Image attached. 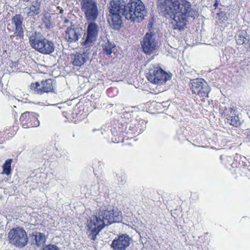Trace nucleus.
Listing matches in <instances>:
<instances>
[{"mask_svg": "<svg viewBox=\"0 0 250 250\" xmlns=\"http://www.w3.org/2000/svg\"><path fill=\"white\" fill-rule=\"evenodd\" d=\"M81 9L88 21H95L99 16L98 3L96 0H77Z\"/></svg>", "mask_w": 250, "mask_h": 250, "instance_id": "5", "label": "nucleus"}, {"mask_svg": "<svg viewBox=\"0 0 250 250\" xmlns=\"http://www.w3.org/2000/svg\"><path fill=\"white\" fill-rule=\"evenodd\" d=\"M62 12H63V10H62V9H61V10H60V13H62Z\"/></svg>", "mask_w": 250, "mask_h": 250, "instance_id": "34", "label": "nucleus"}, {"mask_svg": "<svg viewBox=\"0 0 250 250\" xmlns=\"http://www.w3.org/2000/svg\"><path fill=\"white\" fill-rule=\"evenodd\" d=\"M178 9L175 8L173 14L171 16V19L173 20L172 23L174 29H178L179 30L184 29L189 17L195 18L196 12L191 8L190 2L186 0H178Z\"/></svg>", "mask_w": 250, "mask_h": 250, "instance_id": "2", "label": "nucleus"}, {"mask_svg": "<svg viewBox=\"0 0 250 250\" xmlns=\"http://www.w3.org/2000/svg\"><path fill=\"white\" fill-rule=\"evenodd\" d=\"M100 43L102 46L103 51L107 55H109L112 53V49L115 47L114 45L110 43L106 38L101 41Z\"/></svg>", "mask_w": 250, "mask_h": 250, "instance_id": "21", "label": "nucleus"}, {"mask_svg": "<svg viewBox=\"0 0 250 250\" xmlns=\"http://www.w3.org/2000/svg\"><path fill=\"white\" fill-rule=\"evenodd\" d=\"M121 212L117 209H106L100 208L98 212L87 222L89 231V237L93 240L97 239V235L106 226L122 220Z\"/></svg>", "mask_w": 250, "mask_h": 250, "instance_id": "1", "label": "nucleus"}, {"mask_svg": "<svg viewBox=\"0 0 250 250\" xmlns=\"http://www.w3.org/2000/svg\"><path fill=\"white\" fill-rule=\"evenodd\" d=\"M42 91L43 92H52L54 90V81L52 79L46 80L45 81H42Z\"/></svg>", "mask_w": 250, "mask_h": 250, "instance_id": "20", "label": "nucleus"}, {"mask_svg": "<svg viewBox=\"0 0 250 250\" xmlns=\"http://www.w3.org/2000/svg\"><path fill=\"white\" fill-rule=\"evenodd\" d=\"M118 181L121 185H124L126 182V177L124 176H119Z\"/></svg>", "mask_w": 250, "mask_h": 250, "instance_id": "29", "label": "nucleus"}, {"mask_svg": "<svg viewBox=\"0 0 250 250\" xmlns=\"http://www.w3.org/2000/svg\"><path fill=\"white\" fill-rule=\"evenodd\" d=\"M65 33V39L69 42L78 41L83 34H85L84 31L78 25H72L68 27Z\"/></svg>", "mask_w": 250, "mask_h": 250, "instance_id": "11", "label": "nucleus"}, {"mask_svg": "<svg viewBox=\"0 0 250 250\" xmlns=\"http://www.w3.org/2000/svg\"><path fill=\"white\" fill-rule=\"evenodd\" d=\"M193 93L201 97H208L210 88L207 82L203 79H191L189 83Z\"/></svg>", "mask_w": 250, "mask_h": 250, "instance_id": "9", "label": "nucleus"}, {"mask_svg": "<svg viewBox=\"0 0 250 250\" xmlns=\"http://www.w3.org/2000/svg\"><path fill=\"white\" fill-rule=\"evenodd\" d=\"M15 64H17V65H18V63H15Z\"/></svg>", "mask_w": 250, "mask_h": 250, "instance_id": "35", "label": "nucleus"}, {"mask_svg": "<svg viewBox=\"0 0 250 250\" xmlns=\"http://www.w3.org/2000/svg\"><path fill=\"white\" fill-rule=\"evenodd\" d=\"M32 122H34L33 124H32V127H37L40 125V122L35 116H32Z\"/></svg>", "mask_w": 250, "mask_h": 250, "instance_id": "28", "label": "nucleus"}, {"mask_svg": "<svg viewBox=\"0 0 250 250\" xmlns=\"http://www.w3.org/2000/svg\"><path fill=\"white\" fill-rule=\"evenodd\" d=\"M35 86H33L32 87L34 88V93L36 94H41L43 92V91H42V84H41L40 83L36 82L35 84Z\"/></svg>", "mask_w": 250, "mask_h": 250, "instance_id": "26", "label": "nucleus"}, {"mask_svg": "<svg viewBox=\"0 0 250 250\" xmlns=\"http://www.w3.org/2000/svg\"><path fill=\"white\" fill-rule=\"evenodd\" d=\"M42 250H61L60 248L55 245H48L44 247Z\"/></svg>", "mask_w": 250, "mask_h": 250, "instance_id": "27", "label": "nucleus"}, {"mask_svg": "<svg viewBox=\"0 0 250 250\" xmlns=\"http://www.w3.org/2000/svg\"><path fill=\"white\" fill-rule=\"evenodd\" d=\"M23 18L20 15H16L12 18V25L15 27L16 32L14 35L10 36V38L12 39L15 36L22 37L23 35L24 25L22 23Z\"/></svg>", "mask_w": 250, "mask_h": 250, "instance_id": "15", "label": "nucleus"}, {"mask_svg": "<svg viewBox=\"0 0 250 250\" xmlns=\"http://www.w3.org/2000/svg\"><path fill=\"white\" fill-rule=\"evenodd\" d=\"M32 240L35 241V243L32 241V245L38 247H42L46 241V238L43 234L36 232L35 233H32Z\"/></svg>", "mask_w": 250, "mask_h": 250, "instance_id": "18", "label": "nucleus"}, {"mask_svg": "<svg viewBox=\"0 0 250 250\" xmlns=\"http://www.w3.org/2000/svg\"><path fill=\"white\" fill-rule=\"evenodd\" d=\"M30 112H25L21 114L20 120L21 122L22 127L24 128H29L31 125V119Z\"/></svg>", "mask_w": 250, "mask_h": 250, "instance_id": "19", "label": "nucleus"}, {"mask_svg": "<svg viewBox=\"0 0 250 250\" xmlns=\"http://www.w3.org/2000/svg\"><path fill=\"white\" fill-rule=\"evenodd\" d=\"M12 162L11 159H8L6 160L3 165V171L2 174H6L8 175L11 172V164Z\"/></svg>", "mask_w": 250, "mask_h": 250, "instance_id": "24", "label": "nucleus"}, {"mask_svg": "<svg viewBox=\"0 0 250 250\" xmlns=\"http://www.w3.org/2000/svg\"><path fill=\"white\" fill-rule=\"evenodd\" d=\"M121 15L118 14H110L109 16L108 22L112 28L118 30L122 27L123 21Z\"/></svg>", "mask_w": 250, "mask_h": 250, "instance_id": "16", "label": "nucleus"}, {"mask_svg": "<svg viewBox=\"0 0 250 250\" xmlns=\"http://www.w3.org/2000/svg\"><path fill=\"white\" fill-rule=\"evenodd\" d=\"M248 139L250 141V133L248 135Z\"/></svg>", "mask_w": 250, "mask_h": 250, "instance_id": "32", "label": "nucleus"}, {"mask_svg": "<svg viewBox=\"0 0 250 250\" xmlns=\"http://www.w3.org/2000/svg\"><path fill=\"white\" fill-rule=\"evenodd\" d=\"M15 64H17V65H18V63H15Z\"/></svg>", "mask_w": 250, "mask_h": 250, "instance_id": "36", "label": "nucleus"}, {"mask_svg": "<svg viewBox=\"0 0 250 250\" xmlns=\"http://www.w3.org/2000/svg\"><path fill=\"white\" fill-rule=\"evenodd\" d=\"M32 47L44 54H49L53 52L55 49L53 42L45 38L32 40Z\"/></svg>", "mask_w": 250, "mask_h": 250, "instance_id": "10", "label": "nucleus"}, {"mask_svg": "<svg viewBox=\"0 0 250 250\" xmlns=\"http://www.w3.org/2000/svg\"><path fill=\"white\" fill-rule=\"evenodd\" d=\"M51 17L50 16L49 14H46L45 16V19L43 20V21L45 23L47 24L48 22H50Z\"/></svg>", "mask_w": 250, "mask_h": 250, "instance_id": "30", "label": "nucleus"}, {"mask_svg": "<svg viewBox=\"0 0 250 250\" xmlns=\"http://www.w3.org/2000/svg\"><path fill=\"white\" fill-rule=\"evenodd\" d=\"M249 41V37L246 31H241L236 36L237 44L242 45Z\"/></svg>", "mask_w": 250, "mask_h": 250, "instance_id": "22", "label": "nucleus"}, {"mask_svg": "<svg viewBox=\"0 0 250 250\" xmlns=\"http://www.w3.org/2000/svg\"><path fill=\"white\" fill-rule=\"evenodd\" d=\"M131 240L127 234H123L113 240L111 246L114 250H125L129 246Z\"/></svg>", "mask_w": 250, "mask_h": 250, "instance_id": "12", "label": "nucleus"}, {"mask_svg": "<svg viewBox=\"0 0 250 250\" xmlns=\"http://www.w3.org/2000/svg\"><path fill=\"white\" fill-rule=\"evenodd\" d=\"M9 243L19 248L25 246L28 241L25 231L20 228L11 229L8 234Z\"/></svg>", "mask_w": 250, "mask_h": 250, "instance_id": "6", "label": "nucleus"}, {"mask_svg": "<svg viewBox=\"0 0 250 250\" xmlns=\"http://www.w3.org/2000/svg\"><path fill=\"white\" fill-rule=\"evenodd\" d=\"M39 0H37L36 3L34 5H32V13H34L35 15H37L41 12L40 6V2L38 1Z\"/></svg>", "mask_w": 250, "mask_h": 250, "instance_id": "25", "label": "nucleus"}, {"mask_svg": "<svg viewBox=\"0 0 250 250\" xmlns=\"http://www.w3.org/2000/svg\"><path fill=\"white\" fill-rule=\"evenodd\" d=\"M178 0H158V6L159 9L163 12H165L167 14L171 16L173 14V11L178 9Z\"/></svg>", "mask_w": 250, "mask_h": 250, "instance_id": "13", "label": "nucleus"}, {"mask_svg": "<svg viewBox=\"0 0 250 250\" xmlns=\"http://www.w3.org/2000/svg\"><path fill=\"white\" fill-rule=\"evenodd\" d=\"M142 48L146 54L153 53L159 46V41L152 32L146 33L141 41Z\"/></svg>", "mask_w": 250, "mask_h": 250, "instance_id": "8", "label": "nucleus"}, {"mask_svg": "<svg viewBox=\"0 0 250 250\" xmlns=\"http://www.w3.org/2000/svg\"><path fill=\"white\" fill-rule=\"evenodd\" d=\"M230 113L227 115L226 119L227 122L234 126H237L240 125V121L239 117L236 115V111L233 108L230 107L229 108Z\"/></svg>", "mask_w": 250, "mask_h": 250, "instance_id": "17", "label": "nucleus"}, {"mask_svg": "<svg viewBox=\"0 0 250 250\" xmlns=\"http://www.w3.org/2000/svg\"><path fill=\"white\" fill-rule=\"evenodd\" d=\"M29 42H31V37H29Z\"/></svg>", "mask_w": 250, "mask_h": 250, "instance_id": "33", "label": "nucleus"}, {"mask_svg": "<svg viewBox=\"0 0 250 250\" xmlns=\"http://www.w3.org/2000/svg\"><path fill=\"white\" fill-rule=\"evenodd\" d=\"M86 30V35L82 39L81 45L84 48H89L93 46L97 39L99 26L93 21H89Z\"/></svg>", "mask_w": 250, "mask_h": 250, "instance_id": "7", "label": "nucleus"}, {"mask_svg": "<svg viewBox=\"0 0 250 250\" xmlns=\"http://www.w3.org/2000/svg\"><path fill=\"white\" fill-rule=\"evenodd\" d=\"M147 14V11L141 0H128L125 6V17L133 22H139Z\"/></svg>", "mask_w": 250, "mask_h": 250, "instance_id": "3", "label": "nucleus"}, {"mask_svg": "<svg viewBox=\"0 0 250 250\" xmlns=\"http://www.w3.org/2000/svg\"><path fill=\"white\" fill-rule=\"evenodd\" d=\"M74 66H81L84 63H72Z\"/></svg>", "mask_w": 250, "mask_h": 250, "instance_id": "31", "label": "nucleus"}, {"mask_svg": "<svg viewBox=\"0 0 250 250\" xmlns=\"http://www.w3.org/2000/svg\"><path fill=\"white\" fill-rule=\"evenodd\" d=\"M89 61V54L87 53H77L75 55L73 62H85Z\"/></svg>", "mask_w": 250, "mask_h": 250, "instance_id": "23", "label": "nucleus"}, {"mask_svg": "<svg viewBox=\"0 0 250 250\" xmlns=\"http://www.w3.org/2000/svg\"><path fill=\"white\" fill-rule=\"evenodd\" d=\"M147 64L146 78L150 83L156 84H163L171 79L172 74L166 72L158 64Z\"/></svg>", "mask_w": 250, "mask_h": 250, "instance_id": "4", "label": "nucleus"}, {"mask_svg": "<svg viewBox=\"0 0 250 250\" xmlns=\"http://www.w3.org/2000/svg\"><path fill=\"white\" fill-rule=\"evenodd\" d=\"M126 2L124 0H112L110 2V14H121L125 17Z\"/></svg>", "mask_w": 250, "mask_h": 250, "instance_id": "14", "label": "nucleus"}]
</instances>
